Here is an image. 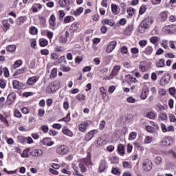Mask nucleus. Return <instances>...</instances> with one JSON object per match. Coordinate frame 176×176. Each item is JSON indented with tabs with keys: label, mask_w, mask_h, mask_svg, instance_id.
I'll return each instance as SVG.
<instances>
[{
	"label": "nucleus",
	"mask_w": 176,
	"mask_h": 176,
	"mask_svg": "<svg viewBox=\"0 0 176 176\" xmlns=\"http://www.w3.org/2000/svg\"><path fill=\"white\" fill-rule=\"evenodd\" d=\"M163 32H165V34H171V26L170 25H166L164 26L162 28Z\"/></svg>",
	"instance_id": "nucleus-36"
},
{
	"label": "nucleus",
	"mask_w": 176,
	"mask_h": 176,
	"mask_svg": "<svg viewBox=\"0 0 176 176\" xmlns=\"http://www.w3.org/2000/svg\"><path fill=\"white\" fill-rule=\"evenodd\" d=\"M152 23H153V18L152 16H147L142 21V23L148 28L152 25Z\"/></svg>",
	"instance_id": "nucleus-16"
},
{
	"label": "nucleus",
	"mask_w": 176,
	"mask_h": 176,
	"mask_svg": "<svg viewBox=\"0 0 176 176\" xmlns=\"http://www.w3.org/2000/svg\"><path fill=\"white\" fill-rule=\"evenodd\" d=\"M39 80V77L38 76H32L28 78L27 82L28 85H30V86H32V85H35Z\"/></svg>",
	"instance_id": "nucleus-15"
},
{
	"label": "nucleus",
	"mask_w": 176,
	"mask_h": 176,
	"mask_svg": "<svg viewBox=\"0 0 176 176\" xmlns=\"http://www.w3.org/2000/svg\"><path fill=\"white\" fill-rule=\"evenodd\" d=\"M131 52L133 54H138V53H140V50L137 47H133L131 49Z\"/></svg>",
	"instance_id": "nucleus-55"
},
{
	"label": "nucleus",
	"mask_w": 176,
	"mask_h": 176,
	"mask_svg": "<svg viewBox=\"0 0 176 176\" xmlns=\"http://www.w3.org/2000/svg\"><path fill=\"white\" fill-rule=\"evenodd\" d=\"M3 74H4V76H6V78H9V69L7 67H4L3 69Z\"/></svg>",
	"instance_id": "nucleus-61"
},
{
	"label": "nucleus",
	"mask_w": 176,
	"mask_h": 176,
	"mask_svg": "<svg viewBox=\"0 0 176 176\" xmlns=\"http://www.w3.org/2000/svg\"><path fill=\"white\" fill-rule=\"evenodd\" d=\"M68 41V38L64 36H60L59 37V43H60L62 45H65Z\"/></svg>",
	"instance_id": "nucleus-41"
},
{
	"label": "nucleus",
	"mask_w": 176,
	"mask_h": 176,
	"mask_svg": "<svg viewBox=\"0 0 176 176\" xmlns=\"http://www.w3.org/2000/svg\"><path fill=\"white\" fill-rule=\"evenodd\" d=\"M150 124H151V126H153L154 127L155 130H160L159 125L155 123V122L151 121Z\"/></svg>",
	"instance_id": "nucleus-57"
},
{
	"label": "nucleus",
	"mask_w": 176,
	"mask_h": 176,
	"mask_svg": "<svg viewBox=\"0 0 176 176\" xmlns=\"http://www.w3.org/2000/svg\"><path fill=\"white\" fill-rule=\"evenodd\" d=\"M47 43H48L47 40H46L45 38H40L39 45L42 47H45V46H47Z\"/></svg>",
	"instance_id": "nucleus-33"
},
{
	"label": "nucleus",
	"mask_w": 176,
	"mask_h": 176,
	"mask_svg": "<svg viewBox=\"0 0 176 176\" xmlns=\"http://www.w3.org/2000/svg\"><path fill=\"white\" fill-rule=\"evenodd\" d=\"M30 34L32 35H36V34H38V29L35 27H31L30 28Z\"/></svg>",
	"instance_id": "nucleus-44"
},
{
	"label": "nucleus",
	"mask_w": 176,
	"mask_h": 176,
	"mask_svg": "<svg viewBox=\"0 0 176 176\" xmlns=\"http://www.w3.org/2000/svg\"><path fill=\"white\" fill-rule=\"evenodd\" d=\"M112 174H114L115 175H120V171L118 170L116 168H113L111 170Z\"/></svg>",
	"instance_id": "nucleus-54"
},
{
	"label": "nucleus",
	"mask_w": 176,
	"mask_h": 176,
	"mask_svg": "<svg viewBox=\"0 0 176 176\" xmlns=\"http://www.w3.org/2000/svg\"><path fill=\"white\" fill-rule=\"evenodd\" d=\"M148 119H154L155 118V113L151 111L146 115Z\"/></svg>",
	"instance_id": "nucleus-63"
},
{
	"label": "nucleus",
	"mask_w": 176,
	"mask_h": 176,
	"mask_svg": "<svg viewBox=\"0 0 176 176\" xmlns=\"http://www.w3.org/2000/svg\"><path fill=\"white\" fill-rule=\"evenodd\" d=\"M76 98L79 101H81V100H85L86 99V96L84 94H78L76 96Z\"/></svg>",
	"instance_id": "nucleus-52"
},
{
	"label": "nucleus",
	"mask_w": 176,
	"mask_h": 176,
	"mask_svg": "<svg viewBox=\"0 0 176 176\" xmlns=\"http://www.w3.org/2000/svg\"><path fill=\"white\" fill-rule=\"evenodd\" d=\"M7 52H13L16 51V45H10L6 47Z\"/></svg>",
	"instance_id": "nucleus-37"
},
{
	"label": "nucleus",
	"mask_w": 176,
	"mask_h": 176,
	"mask_svg": "<svg viewBox=\"0 0 176 176\" xmlns=\"http://www.w3.org/2000/svg\"><path fill=\"white\" fill-rule=\"evenodd\" d=\"M159 41V37L157 36H153L151 38H150V42H151V43H156L157 41Z\"/></svg>",
	"instance_id": "nucleus-53"
},
{
	"label": "nucleus",
	"mask_w": 176,
	"mask_h": 176,
	"mask_svg": "<svg viewBox=\"0 0 176 176\" xmlns=\"http://www.w3.org/2000/svg\"><path fill=\"white\" fill-rule=\"evenodd\" d=\"M176 25H170V34H175Z\"/></svg>",
	"instance_id": "nucleus-60"
},
{
	"label": "nucleus",
	"mask_w": 176,
	"mask_h": 176,
	"mask_svg": "<svg viewBox=\"0 0 176 176\" xmlns=\"http://www.w3.org/2000/svg\"><path fill=\"white\" fill-rule=\"evenodd\" d=\"M89 127V123L87 122H84L78 124V130L81 133H86L87 128Z\"/></svg>",
	"instance_id": "nucleus-11"
},
{
	"label": "nucleus",
	"mask_w": 176,
	"mask_h": 176,
	"mask_svg": "<svg viewBox=\"0 0 176 176\" xmlns=\"http://www.w3.org/2000/svg\"><path fill=\"white\" fill-rule=\"evenodd\" d=\"M146 28H148V26H146L142 22V23L139 25L138 31H139V32H140V34H144V32H145V30H146Z\"/></svg>",
	"instance_id": "nucleus-29"
},
{
	"label": "nucleus",
	"mask_w": 176,
	"mask_h": 176,
	"mask_svg": "<svg viewBox=\"0 0 176 176\" xmlns=\"http://www.w3.org/2000/svg\"><path fill=\"white\" fill-rule=\"evenodd\" d=\"M120 68H122L120 65L114 66L111 71V76H116V75H118V74H119V71H120Z\"/></svg>",
	"instance_id": "nucleus-17"
},
{
	"label": "nucleus",
	"mask_w": 176,
	"mask_h": 176,
	"mask_svg": "<svg viewBox=\"0 0 176 176\" xmlns=\"http://www.w3.org/2000/svg\"><path fill=\"white\" fill-rule=\"evenodd\" d=\"M133 31H134V26L133 25H128L124 31V34L126 36H130L133 34Z\"/></svg>",
	"instance_id": "nucleus-12"
},
{
	"label": "nucleus",
	"mask_w": 176,
	"mask_h": 176,
	"mask_svg": "<svg viewBox=\"0 0 176 176\" xmlns=\"http://www.w3.org/2000/svg\"><path fill=\"white\" fill-rule=\"evenodd\" d=\"M105 144V141L102 140V138H99L96 143V146L97 148H101V146H103Z\"/></svg>",
	"instance_id": "nucleus-23"
},
{
	"label": "nucleus",
	"mask_w": 176,
	"mask_h": 176,
	"mask_svg": "<svg viewBox=\"0 0 176 176\" xmlns=\"http://www.w3.org/2000/svg\"><path fill=\"white\" fill-rule=\"evenodd\" d=\"M168 14H167V12L164 11L160 14V19L161 21H166L167 20Z\"/></svg>",
	"instance_id": "nucleus-27"
},
{
	"label": "nucleus",
	"mask_w": 176,
	"mask_h": 176,
	"mask_svg": "<svg viewBox=\"0 0 176 176\" xmlns=\"http://www.w3.org/2000/svg\"><path fill=\"white\" fill-rule=\"evenodd\" d=\"M62 132L65 135H67V137H74V133H72V131L69 130L67 127H63Z\"/></svg>",
	"instance_id": "nucleus-18"
},
{
	"label": "nucleus",
	"mask_w": 176,
	"mask_h": 176,
	"mask_svg": "<svg viewBox=\"0 0 176 176\" xmlns=\"http://www.w3.org/2000/svg\"><path fill=\"white\" fill-rule=\"evenodd\" d=\"M144 53H145V54H146L147 56H151V54H152V53H153V48L152 47V46L148 45V46L145 48Z\"/></svg>",
	"instance_id": "nucleus-28"
},
{
	"label": "nucleus",
	"mask_w": 176,
	"mask_h": 176,
	"mask_svg": "<svg viewBox=\"0 0 176 176\" xmlns=\"http://www.w3.org/2000/svg\"><path fill=\"white\" fill-rule=\"evenodd\" d=\"M41 143L45 146H52L54 144V142L52 141V138H45L41 141Z\"/></svg>",
	"instance_id": "nucleus-9"
},
{
	"label": "nucleus",
	"mask_w": 176,
	"mask_h": 176,
	"mask_svg": "<svg viewBox=\"0 0 176 176\" xmlns=\"http://www.w3.org/2000/svg\"><path fill=\"white\" fill-rule=\"evenodd\" d=\"M25 69H27V67H22L21 69H16L14 74L15 75H20V74H23Z\"/></svg>",
	"instance_id": "nucleus-47"
},
{
	"label": "nucleus",
	"mask_w": 176,
	"mask_h": 176,
	"mask_svg": "<svg viewBox=\"0 0 176 176\" xmlns=\"http://www.w3.org/2000/svg\"><path fill=\"white\" fill-rule=\"evenodd\" d=\"M123 167L124 168H131V164L129 162H124Z\"/></svg>",
	"instance_id": "nucleus-59"
},
{
	"label": "nucleus",
	"mask_w": 176,
	"mask_h": 176,
	"mask_svg": "<svg viewBox=\"0 0 176 176\" xmlns=\"http://www.w3.org/2000/svg\"><path fill=\"white\" fill-rule=\"evenodd\" d=\"M18 140L22 144H33L34 142L32 137L24 138L23 136H18Z\"/></svg>",
	"instance_id": "nucleus-7"
},
{
	"label": "nucleus",
	"mask_w": 176,
	"mask_h": 176,
	"mask_svg": "<svg viewBox=\"0 0 176 176\" xmlns=\"http://www.w3.org/2000/svg\"><path fill=\"white\" fill-rule=\"evenodd\" d=\"M115 47H116V41H113L109 43V44L107 45V53H112L113 50H115Z\"/></svg>",
	"instance_id": "nucleus-13"
},
{
	"label": "nucleus",
	"mask_w": 176,
	"mask_h": 176,
	"mask_svg": "<svg viewBox=\"0 0 176 176\" xmlns=\"http://www.w3.org/2000/svg\"><path fill=\"white\" fill-rule=\"evenodd\" d=\"M0 87L1 89H5L6 87V82L2 79H0Z\"/></svg>",
	"instance_id": "nucleus-58"
},
{
	"label": "nucleus",
	"mask_w": 176,
	"mask_h": 176,
	"mask_svg": "<svg viewBox=\"0 0 176 176\" xmlns=\"http://www.w3.org/2000/svg\"><path fill=\"white\" fill-rule=\"evenodd\" d=\"M127 13L129 14V16H133L134 14V8H129L127 10Z\"/></svg>",
	"instance_id": "nucleus-62"
},
{
	"label": "nucleus",
	"mask_w": 176,
	"mask_h": 176,
	"mask_svg": "<svg viewBox=\"0 0 176 176\" xmlns=\"http://www.w3.org/2000/svg\"><path fill=\"white\" fill-rule=\"evenodd\" d=\"M61 120L65 122L66 123L71 120V113H68L67 116L63 118Z\"/></svg>",
	"instance_id": "nucleus-49"
},
{
	"label": "nucleus",
	"mask_w": 176,
	"mask_h": 176,
	"mask_svg": "<svg viewBox=\"0 0 176 176\" xmlns=\"http://www.w3.org/2000/svg\"><path fill=\"white\" fill-rule=\"evenodd\" d=\"M2 25L6 30H9V28H10V24L8 23V20L6 19L2 21Z\"/></svg>",
	"instance_id": "nucleus-40"
},
{
	"label": "nucleus",
	"mask_w": 176,
	"mask_h": 176,
	"mask_svg": "<svg viewBox=\"0 0 176 176\" xmlns=\"http://www.w3.org/2000/svg\"><path fill=\"white\" fill-rule=\"evenodd\" d=\"M170 79L171 75L170 74L165 75L164 77H162L160 82L161 86H166V85H168V83H170Z\"/></svg>",
	"instance_id": "nucleus-5"
},
{
	"label": "nucleus",
	"mask_w": 176,
	"mask_h": 176,
	"mask_svg": "<svg viewBox=\"0 0 176 176\" xmlns=\"http://www.w3.org/2000/svg\"><path fill=\"white\" fill-rule=\"evenodd\" d=\"M161 129L162 133H171L174 131V126L173 125L167 126L163 123H161Z\"/></svg>",
	"instance_id": "nucleus-6"
},
{
	"label": "nucleus",
	"mask_w": 176,
	"mask_h": 176,
	"mask_svg": "<svg viewBox=\"0 0 176 176\" xmlns=\"http://www.w3.org/2000/svg\"><path fill=\"white\" fill-rule=\"evenodd\" d=\"M25 21H27V16H19L16 19V23L19 25H21V24H24V23H25Z\"/></svg>",
	"instance_id": "nucleus-21"
},
{
	"label": "nucleus",
	"mask_w": 176,
	"mask_h": 176,
	"mask_svg": "<svg viewBox=\"0 0 176 176\" xmlns=\"http://www.w3.org/2000/svg\"><path fill=\"white\" fill-rule=\"evenodd\" d=\"M111 11L114 14H119V6L116 4H111Z\"/></svg>",
	"instance_id": "nucleus-26"
},
{
	"label": "nucleus",
	"mask_w": 176,
	"mask_h": 176,
	"mask_svg": "<svg viewBox=\"0 0 176 176\" xmlns=\"http://www.w3.org/2000/svg\"><path fill=\"white\" fill-rule=\"evenodd\" d=\"M163 162V158L160 156H157L155 158V163L157 166H159V164H162V162Z\"/></svg>",
	"instance_id": "nucleus-42"
},
{
	"label": "nucleus",
	"mask_w": 176,
	"mask_h": 176,
	"mask_svg": "<svg viewBox=\"0 0 176 176\" xmlns=\"http://www.w3.org/2000/svg\"><path fill=\"white\" fill-rule=\"evenodd\" d=\"M168 91L170 96H175L176 94V89L174 87L169 88Z\"/></svg>",
	"instance_id": "nucleus-50"
},
{
	"label": "nucleus",
	"mask_w": 176,
	"mask_h": 176,
	"mask_svg": "<svg viewBox=\"0 0 176 176\" xmlns=\"http://www.w3.org/2000/svg\"><path fill=\"white\" fill-rule=\"evenodd\" d=\"M152 63L146 60H142L139 64V69L141 72H146L151 68Z\"/></svg>",
	"instance_id": "nucleus-2"
},
{
	"label": "nucleus",
	"mask_w": 176,
	"mask_h": 176,
	"mask_svg": "<svg viewBox=\"0 0 176 176\" xmlns=\"http://www.w3.org/2000/svg\"><path fill=\"white\" fill-rule=\"evenodd\" d=\"M101 23L102 25H110V27L113 25V20L112 19H103Z\"/></svg>",
	"instance_id": "nucleus-20"
},
{
	"label": "nucleus",
	"mask_w": 176,
	"mask_h": 176,
	"mask_svg": "<svg viewBox=\"0 0 176 176\" xmlns=\"http://www.w3.org/2000/svg\"><path fill=\"white\" fill-rule=\"evenodd\" d=\"M41 130L45 133H48L49 131V126L47 125H43L41 128Z\"/></svg>",
	"instance_id": "nucleus-51"
},
{
	"label": "nucleus",
	"mask_w": 176,
	"mask_h": 176,
	"mask_svg": "<svg viewBox=\"0 0 176 176\" xmlns=\"http://www.w3.org/2000/svg\"><path fill=\"white\" fill-rule=\"evenodd\" d=\"M72 168H73V170H74V172L73 173V174L74 175H77V176H83V175L80 174V173H79V171H78V167L76 166V165H75L74 164H73L72 165Z\"/></svg>",
	"instance_id": "nucleus-31"
},
{
	"label": "nucleus",
	"mask_w": 176,
	"mask_h": 176,
	"mask_svg": "<svg viewBox=\"0 0 176 176\" xmlns=\"http://www.w3.org/2000/svg\"><path fill=\"white\" fill-rule=\"evenodd\" d=\"M97 133H98V131L96 129L89 131L85 134L84 137L85 141H87V142H89V141H91V140H93V138L94 137V135H96V134H97Z\"/></svg>",
	"instance_id": "nucleus-3"
},
{
	"label": "nucleus",
	"mask_w": 176,
	"mask_h": 176,
	"mask_svg": "<svg viewBox=\"0 0 176 176\" xmlns=\"http://www.w3.org/2000/svg\"><path fill=\"white\" fill-rule=\"evenodd\" d=\"M30 155L33 156V157H39V156H42L43 155V151L38 148H34L32 150Z\"/></svg>",
	"instance_id": "nucleus-8"
},
{
	"label": "nucleus",
	"mask_w": 176,
	"mask_h": 176,
	"mask_svg": "<svg viewBox=\"0 0 176 176\" xmlns=\"http://www.w3.org/2000/svg\"><path fill=\"white\" fill-rule=\"evenodd\" d=\"M158 118L160 120H167V114L164 113H160Z\"/></svg>",
	"instance_id": "nucleus-45"
},
{
	"label": "nucleus",
	"mask_w": 176,
	"mask_h": 176,
	"mask_svg": "<svg viewBox=\"0 0 176 176\" xmlns=\"http://www.w3.org/2000/svg\"><path fill=\"white\" fill-rule=\"evenodd\" d=\"M118 149L121 156H123L124 155V146H123V144H118Z\"/></svg>",
	"instance_id": "nucleus-38"
},
{
	"label": "nucleus",
	"mask_w": 176,
	"mask_h": 176,
	"mask_svg": "<svg viewBox=\"0 0 176 176\" xmlns=\"http://www.w3.org/2000/svg\"><path fill=\"white\" fill-rule=\"evenodd\" d=\"M30 151H31V148H30L25 149L21 154V157H29L30 155H28V152H30Z\"/></svg>",
	"instance_id": "nucleus-34"
},
{
	"label": "nucleus",
	"mask_w": 176,
	"mask_h": 176,
	"mask_svg": "<svg viewBox=\"0 0 176 176\" xmlns=\"http://www.w3.org/2000/svg\"><path fill=\"white\" fill-rule=\"evenodd\" d=\"M169 119L170 122H176V118L175 116H174L173 114H170L169 115Z\"/></svg>",
	"instance_id": "nucleus-64"
},
{
	"label": "nucleus",
	"mask_w": 176,
	"mask_h": 176,
	"mask_svg": "<svg viewBox=\"0 0 176 176\" xmlns=\"http://www.w3.org/2000/svg\"><path fill=\"white\" fill-rule=\"evenodd\" d=\"M57 76V68H54L51 71V74L50 76V78L51 79H54Z\"/></svg>",
	"instance_id": "nucleus-35"
},
{
	"label": "nucleus",
	"mask_w": 176,
	"mask_h": 176,
	"mask_svg": "<svg viewBox=\"0 0 176 176\" xmlns=\"http://www.w3.org/2000/svg\"><path fill=\"white\" fill-rule=\"evenodd\" d=\"M20 65H23V61L21 60H18L15 62L12 67L13 68L16 69L20 67Z\"/></svg>",
	"instance_id": "nucleus-46"
},
{
	"label": "nucleus",
	"mask_w": 176,
	"mask_h": 176,
	"mask_svg": "<svg viewBox=\"0 0 176 176\" xmlns=\"http://www.w3.org/2000/svg\"><path fill=\"white\" fill-rule=\"evenodd\" d=\"M79 28V24L78 23L74 22L71 26L69 30L72 31V32H75V31H78V29Z\"/></svg>",
	"instance_id": "nucleus-30"
},
{
	"label": "nucleus",
	"mask_w": 176,
	"mask_h": 176,
	"mask_svg": "<svg viewBox=\"0 0 176 176\" xmlns=\"http://www.w3.org/2000/svg\"><path fill=\"white\" fill-rule=\"evenodd\" d=\"M152 138L146 136L144 139V144H151V142H152Z\"/></svg>",
	"instance_id": "nucleus-56"
},
{
	"label": "nucleus",
	"mask_w": 176,
	"mask_h": 176,
	"mask_svg": "<svg viewBox=\"0 0 176 176\" xmlns=\"http://www.w3.org/2000/svg\"><path fill=\"white\" fill-rule=\"evenodd\" d=\"M59 5L61 8H67L69 6V0H59Z\"/></svg>",
	"instance_id": "nucleus-22"
},
{
	"label": "nucleus",
	"mask_w": 176,
	"mask_h": 176,
	"mask_svg": "<svg viewBox=\"0 0 176 176\" xmlns=\"http://www.w3.org/2000/svg\"><path fill=\"white\" fill-rule=\"evenodd\" d=\"M142 168L144 171H151L152 170V162L149 160H146L143 162Z\"/></svg>",
	"instance_id": "nucleus-4"
},
{
	"label": "nucleus",
	"mask_w": 176,
	"mask_h": 176,
	"mask_svg": "<svg viewBox=\"0 0 176 176\" xmlns=\"http://www.w3.org/2000/svg\"><path fill=\"white\" fill-rule=\"evenodd\" d=\"M78 167L80 169L81 173H86V171H87L86 166L82 163L79 164Z\"/></svg>",
	"instance_id": "nucleus-48"
},
{
	"label": "nucleus",
	"mask_w": 176,
	"mask_h": 176,
	"mask_svg": "<svg viewBox=\"0 0 176 176\" xmlns=\"http://www.w3.org/2000/svg\"><path fill=\"white\" fill-rule=\"evenodd\" d=\"M13 88L15 89V90H21L23 87H24V85L17 80H14L12 82Z\"/></svg>",
	"instance_id": "nucleus-14"
},
{
	"label": "nucleus",
	"mask_w": 176,
	"mask_h": 176,
	"mask_svg": "<svg viewBox=\"0 0 176 176\" xmlns=\"http://www.w3.org/2000/svg\"><path fill=\"white\" fill-rule=\"evenodd\" d=\"M164 63H165L164 59H159L158 60L156 61L155 65L158 68H163V67L166 65Z\"/></svg>",
	"instance_id": "nucleus-25"
},
{
	"label": "nucleus",
	"mask_w": 176,
	"mask_h": 176,
	"mask_svg": "<svg viewBox=\"0 0 176 176\" xmlns=\"http://www.w3.org/2000/svg\"><path fill=\"white\" fill-rule=\"evenodd\" d=\"M107 164V162L105 161H101L100 166H99V171L100 173H102L105 170V166Z\"/></svg>",
	"instance_id": "nucleus-32"
},
{
	"label": "nucleus",
	"mask_w": 176,
	"mask_h": 176,
	"mask_svg": "<svg viewBox=\"0 0 176 176\" xmlns=\"http://www.w3.org/2000/svg\"><path fill=\"white\" fill-rule=\"evenodd\" d=\"M137 138V132H131L129 134V141H134Z\"/></svg>",
	"instance_id": "nucleus-39"
},
{
	"label": "nucleus",
	"mask_w": 176,
	"mask_h": 176,
	"mask_svg": "<svg viewBox=\"0 0 176 176\" xmlns=\"http://www.w3.org/2000/svg\"><path fill=\"white\" fill-rule=\"evenodd\" d=\"M71 149L67 145H60L56 147V153L64 156V155H68V153L70 152Z\"/></svg>",
	"instance_id": "nucleus-1"
},
{
	"label": "nucleus",
	"mask_w": 176,
	"mask_h": 176,
	"mask_svg": "<svg viewBox=\"0 0 176 176\" xmlns=\"http://www.w3.org/2000/svg\"><path fill=\"white\" fill-rule=\"evenodd\" d=\"M41 9H42V5L40 3H34L32 7L33 13H38V10H41Z\"/></svg>",
	"instance_id": "nucleus-19"
},
{
	"label": "nucleus",
	"mask_w": 176,
	"mask_h": 176,
	"mask_svg": "<svg viewBox=\"0 0 176 176\" xmlns=\"http://www.w3.org/2000/svg\"><path fill=\"white\" fill-rule=\"evenodd\" d=\"M82 12H83V8L80 7L76 10L72 11L71 14H74V16H80V14H82Z\"/></svg>",
	"instance_id": "nucleus-24"
},
{
	"label": "nucleus",
	"mask_w": 176,
	"mask_h": 176,
	"mask_svg": "<svg viewBox=\"0 0 176 176\" xmlns=\"http://www.w3.org/2000/svg\"><path fill=\"white\" fill-rule=\"evenodd\" d=\"M145 130L146 131H148V133H151V134H153L155 133V129L152 127V126H146Z\"/></svg>",
	"instance_id": "nucleus-43"
},
{
	"label": "nucleus",
	"mask_w": 176,
	"mask_h": 176,
	"mask_svg": "<svg viewBox=\"0 0 176 176\" xmlns=\"http://www.w3.org/2000/svg\"><path fill=\"white\" fill-rule=\"evenodd\" d=\"M14 100H16V94L14 93L10 94L8 96L7 100H6L7 105H12V104H13V102H14Z\"/></svg>",
	"instance_id": "nucleus-10"
}]
</instances>
